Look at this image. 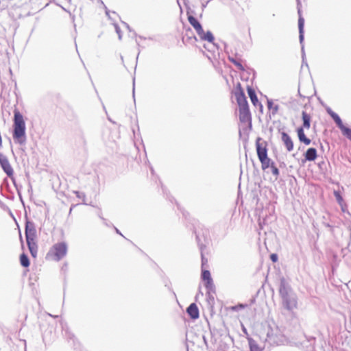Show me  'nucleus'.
Returning a JSON list of instances; mask_svg holds the SVG:
<instances>
[{"mask_svg":"<svg viewBox=\"0 0 351 351\" xmlns=\"http://www.w3.org/2000/svg\"><path fill=\"white\" fill-rule=\"evenodd\" d=\"M279 293L282 307L289 312L298 307V297L285 278L280 279Z\"/></svg>","mask_w":351,"mask_h":351,"instance_id":"f257e3e1","label":"nucleus"},{"mask_svg":"<svg viewBox=\"0 0 351 351\" xmlns=\"http://www.w3.org/2000/svg\"><path fill=\"white\" fill-rule=\"evenodd\" d=\"M12 138L15 143L19 145H25L27 140L25 122L17 109L14 111Z\"/></svg>","mask_w":351,"mask_h":351,"instance_id":"f03ea898","label":"nucleus"},{"mask_svg":"<svg viewBox=\"0 0 351 351\" xmlns=\"http://www.w3.org/2000/svg\"><path fill=\"white\" fill-rule=\"evenodd\" d=\"M25 234L27 245L31 255L36 257L37 254V245L35 242L36 230L34 222L27 221L25 223Z\"/></svg>","mask_w":351,"mask_h":351,"instance_id":"7ed1b4c3","label":"nucleus"},{"mask_svg":"<svg viewBox=\"0 0 351 351\" xmlns=\"http://www.w3.org/2000/svg\"><path fill=\"white\" fill-rule=\"evenodd\" d=\"M264 330V332L259 335V337L263 339L264 343H268L270 346H272L279 345L284 342V337L280 335L274 334V330L270 326H267Z\"/></svg>","mask_w":351,"mask_h":351,"instance_id":"20e7f679","label":"nucleus"},{"mask_svg":"<svg viewBox=\"0 0 351 351\" xmlns=\"http://www.w3.org/2000/svg\"><path fill=\"white\" fill-rule=\"evenodd\" d=\"M66 243L64 242H59L52 246L47 254V256H52L54 261H59L66 256Z\"/></svg>","mask_w":351,"mask_h":351,"instance_id":"39448f33","label":"nucleus"},{"mask_svg":"<svg viewBox=\"0 0 351 351\" xmlns=\"http://www.w3.org/2000/svg\"><path fill=\"white\" fill-rule=\"evenodd\" d=\"M201 278L204 281V286L207 290V294L210 298V293L215 292V285L211 278L210 272L208 270H202Z\"/></svg>","mask_w":351,"mask_h":351,"instance_id":"423d86ee","label":"nucleus"},{"mask_svg":"<svg viewBox=\"0 0 351 351\" xmlns=\"http://www.w3.org/2000/svg\"><path fill=\"white\" fill-rule=\"evenodd\" d=\"M0 166L8 177L14 180V170L6 156L0 152Z\"/></svg>","mask_w":351,"mask_h":351,"instance_id":"0eeeda50","label":"nucleus"},{"mask_svg":"<svg viewBox=\"0 0 351 351\" xmlns=\"http://www.w3.org/2000/svg\"><path fill=\"white\" fill-rule=\"evenodd\" d=\"M234 94L237 104L239 106V109L249 108L246 97L245 95L243 90H242L240 83L237 84V90Z\"/></svg>","mask_w":351,"mask_h":351,"instance_id":"6e6552de","label":"nucleus"},{"mask_svg":"<svg viewBox=\"0 0 351 351\" xmlns=\"http://www.w3.org/2000/svg\"><path fill=\"white\" fill-rule=\"evenodd\" d=\"M259 335H258V336L260 340V343H258L256 340H255L253 338H247L250 351H263L265 348L267 343H264L263 339H261L259 337Z\"/></svg>","mask_w":351,"mask_h":351,"instance_id":"1a4fd4ad","label":"nucleus"},{"mask_svg":"<svg viewBox=\"0 0 351 351\" xmlns=\"http://www.w3.org/2000/svg\"><path fill=\"white\" fill-rule=\"evenodd\" d=\"M261 140V138L258 137L256 141V152L259 160H262L268 158L266 145H263L262 143H260Z\"/></svg>","mask_w":351,"mask_h":351,"instance_id":"9d476101","label":"nucleus"},{"mask_svg":"<svg viewBox=\"0 0 351 351\" xmlns=\"http://www.w3.org/2000/svg\"><path fill=\"white\" fill-rule=\"evenodd\" d=\"M331 118L335 122L338 128L341 130L343 134L346 136L350 131V128H347L343 125L340 117L336 112L331 114Z\"/></svg>","mask_w":351,"mask_h":351,"instance_id":"9b49d317","label":"nucleus"},{"mask_svg":"<svg viewBox=\"0 0 351 351\" xmlns=\"http://www.w3.org/2000/svg\"><path fill=\"white\" fill-rule=\"evenodd\" d=\"M186 313L192 319H196L199 317V309L195 303H191L186 308Z\"/></svg>","mask_w":351,"mask_h":351,"instance_id":"f8f14e48","label":"nucleus"},{"mask_svg":"<svg viewBox=\"0 0 351 351\" xmlns=\"http://www.w3.org/2000/svg\"><path fill=\"white\" fill-rule=\"evenodd\" d=\"M188 21L191 26L195 29L197 34H202L203 32V27L201 23L197 21L196 18L193 16L189 15L188 16Z\"/></svg>","mask_w":351,"mask_h":351,"instance_id":"ddd939ff","label":"nucleus"},{"mask_svg":"<svg viewBox=\"0 0 351 351\" xmlns=\"http://www.w3.org/2000/svg\"><path fill=\"white\" fill-rule=\"evenodd\" d=\"M298 14H299V19H298L299 40H300V44L302 45V43L304 39V19L301 16L300 9H298Z\"/></svg>","mask_w":351,"mask_h":351,"instance_id":"4468645a","label":"nucleus"},{"mask_svg":"<svg viewBox=\"0 0 351 351\" xmlns=\"http://www.w3.org/2000/svg\"><path fill=\"white\" fill-rule=\"evenodd\" d=\"M281 135H282V138H281L282 141L284 143L287 151L288 152L292 151L293 149V141L291 138L290 136L285 132H282L281 133Z\"/></svg>","mask_w":351,"mask_h":351,"instance_id":"2eb2a0df","label":"nucleus"},{"mask_svg":"<svg viewBox=\"0 0 351 351\" xmlns=\"http://www.w3.org/2000/svg\"><path fill=\"white\" fill-rule=\"evenodd\" d=\"M239 119L241 122H250L251 123V114L249 108L239 109Z\"/></svg>","mask_w":351,"mask_h":351,"instance_id":"dca6fc26","label":"nucleus"},{"mask_svg":"<svg viewBox=\"0 0 351 351\" xmlns=\"http://www.w3.org/2000/svg\"><path fill=\"white\" fill-rule=\"evenodd\" d=\"M305 160L314 161L317 156V149L314 147L308 148L304 153Z\"/></svg>","mask_w":351,"mask_h":351,"instance_id":"f3484780","label":"nucleus"},{"mask_svg":"<svg viewBox=\"0 0 351 351\" xmlns=\"http://www.w3.org/2000/svg\"><path fill=\"white\" fill-rule=\"evenodd\" d=\"M297 133L298 139L301 143H304L306 145L311 144V141L310 138H307L304 134V128L302 127H300L297 129Z\"/></svg>","mask_w":351,"mask_h":351,"instance_id":"a211bd4d","label":"nucleus"},{"mask_svg":"<svg viewBox=\"0 0 351 351\" xmlns=\"http://www.w3.org/2000/svg\"><path fill=\"white\" fill-rule=\"evenodd\" d=\"M198 36H199L201 40H206L210 43H213V41L215 40L214 36L210 31H207L206 32H205L203 30L202 34H199Z\"/></svg>","mask_w":351,"mask_h":351,"instance_id":"6ab92c4d","label":"nucleus"},{"mask_svg":"<svg viewBox=\"0 0 351 351\" xmlns=\"http://www.w3.org/2000/svg\"><path fill=\"white\" fill-rule=\"evenodd\" d=\"M247 90L249 97L253 105L256 106L258 104H259L258 97L254 88L248 86Z\"/></svg>","mask_w":351,"mask_h":351,"instance_id":"aec40b11","label":"nucleus"},{"mask_svg":"<svg viewBox=\"0 0 351 351\" xmlns=\"http://www.w3.org/2000/svg\"><path fill=\"white\" fill-rule=\"evenodd\" d=\"M302 119L303 121L302 128L309 129L311 127V116L306 112L302 111Z\"/></svg>","mask_w":351,"mask_h":351,"instance_id":"412c9836","label":"nucleus"},{"mask_svg":"<svg viewBox=\"0 0 351 351\" xmlns=\"http://www.w3.org/2000/svg\"><path fill=\"white\" fill-rule=\"evenodd\" d=\"M20 263L24 267H29L30 264L28 256L24 253L21 254L20 256Z\"/></svg>","mask_w":351,"mask_h":351,"instance_id":"4be33fe9","label":"nucleus"},{"mask_svg":"<svg viewBox=\"0 0 351 351\" xmlns=\"http://www.w3.org/2000/svg\"><path fill=\"white\" fill-rule=\"evenodd\" d=\"M196 239L197 240L198 245H199L200 251H201L202 266L204 267V265H206L208 262V260L204 256V254H203V249L205 247V245L199 243V236L197 234L196 235Z\"/></svg>","mask_w":351,"mask_h":351,"instance_id":"5701e85b","label":"nucleus"},{"mask_svg":"<svg viewBox=\"0 0 351 351\" xmlns=\"http://www.w3.org/2000/svg\"><path fill=\"white\" fill-rule=\"evenodd\" d=\"M267 108L269 110H272L273 114L277 113L279 109V106L278 105H274V103L271 99H267Z\"/></svg>","mask_w":351,"mask_h":351,"instance_id":"b1692460","label":"nucleus"},{"mask_svg":"<svg viewBox=\"0 0 351 351\" xmlns=\"http://www.w3.org/2000/svg\"><path fill=\"white\" fill-rule=\"evenodd\" d=\"M260 162L261 163L262 169L263 170H265V169H267L268 167H271V162H273L269 158H265L264 160H260Z\"/></svg>","mask_w":351,"mask_h":351,"instance_id":"393cba45","label":"nucleus"},{"mask_svg":"<svg viewBox=\"0 0 351 351\" xmlns=\"http://www.w3.org/2000/svg\"><path fill=\"white\" fill-rule=\"evenodd\" d=\"M66 338L69 339V341H73V345L74 347H76L78 344L77 341L75 339V336L70 332H66Z\"/></svg>","mask_w":351,"mask_h":351,"instance_id":"a878e982","label":"nucleus"},{"mask_svg":"<svg viewBox=\"0 0 351 351\" xmlns=\"http://www.w3.org/2000/svg\"><path fill=\"white\" fill-rule=\"evenodd\" d=\"M229 60H230V61L231 62H232L237 67L238 69H239L241 71H243L244 70V67H243V66L242 65V64L241 62H239V61H237L234 58H230V57H229Z\"/></svg>","mask_w":351,"mask_h":351,"instance_id":"bb28decb","label":"nucleus"},{"mask_svg":"<svg viewBox=\"0 0 351 351\" xmlns=\"http://www.w3.org/2000/svg\"><path fill=\"white\" fill-rule=\"evenodd\" d=\"M271 173L274 176H278L280 173L279 169L274 165V162L271 165Z\"/></svg>","mask_w":351,"mask_h":351,"instance_id":"cd10ccee","label":"nucleus"},{"mask_svg":"<svg viewBox=\"0 0 351 351\" xmlns=\"http://www.w3.org/2000/svg\"><path fill=\"white\" fill-rule=\"evenodd\" d=\"M74 193L76 195V197L77 198L82 199L84 202L85 201L86 195L84 194V193L80 192V191H75Z\"/></svg>","mask_w":351,"mask_h":351,"instance_id":"c85d7f7f","label":"nucleus"},{"mask_svg":"<svg viewBox=\"0 0 351 351\" xmlns=\"http://www.w3.org/2000/svg\"><path fill=\"white\" fill-rule=\"evenodd\" d=\"M114 26L116 32L118 34L119 38V40H121V29H120V27H119V25L117 23H114Z\"/></svg>","mask_w":351,"mask_h":351,"instance_id":"c756f323","label":"nucleus"},{"mask_svg":"<svg viewBox=\"0 0 351 351\" xmlns=\"http://www.w3.org/2000/svg\"><path fill=\"white\" fill-rule=\"evenodd\" d=\"M334 194H335V196L337 202L339 203H340L343 200V199H342L341 196L340 195V194L339 193V192L335 191Z\"/></svg>","mask_w":351,"mask_h":351,"instance_id":"7c9ffc66","label":"nucleus"},{"mask_svg":"<svg viewBox=\"0 0 351 351\" xmlns=\"http://www.w3.org/2000/svg\"><path fill=\"white\" fill-rule=\"evenodd\" d=\"M270 259L274 263L278 261V255L276 254H271L270 255Z\"/></svg>","mask_w":351,"mask_h":351,"instance_id":"2f4dec72","label":"nucleus"},{"mask_svg":"<svg viewBox=\"0 0 351 351\" xmlns=\"http://www.w3.org/2000/svg\"><path fill=\"white\" fill-rule=\"evenodd\" d=\"M104 9L105 10L106 15L108 17L109 19H112L110 15V10L108 9V8L106 6V5H104Z\"/></svg>","mask_w":351,"mask_h":351,"instance_id":"473e14b6","label":"nucleus"},{"mask_svg":"<svg viewBox=\"0 0 351 351\" xmlns=\"http://www.w3.org/2000/svg\"><path fill=\"white\" fill-rule=\"evenodd\" d=\"M326 112L331 117V114H332L333 113H335L334 111H332L330 108H328L326 109Z\"/></svg>","mask_w":351,"mask_h":351,"instance_id":"72a5a7b5","label":"nucleus"},{"mask_svg":"<svg viewBox=\"0 0 351 351\" xmlns=\"http://www.w3.org/2000/svg\"><path fill=\"white\" fill-rule=\"evenodd\" d=\"M346 136L350 139L351 141V129L350 130V131L348 132V134L346 135Z\"/></svg>","mask_w":351,"mask_h":351,"instance_id":"f704fd0d","label":"nucleus"},{"mask_svg":"<svg viewBox=\"0 0 351 351\" xmlns=\"http://www.w3.org/2000/svg\"><path fill=\"white\" fill-rule=\"evenodd\" d=\"M183 1H184V3L185 5H186V3H187V2H188V0H183ZM177 2H178V4L179 7H180V9L182 10L181 5H180V2H179V0H177Z\"/></svg>","mask_w":351,"mask_h":351,"instance_id":"c9c22d12","label":"nucleus"},{"mask_svg":"<svg viewBox=\"0 0 351 351\" xmlns=\"http://www.w3.org/2000/svg\"><path fill=\"white\" fill-rule=\"evenodd\" d=\"M210 1V0H208V1H206L205 3H202V9H203V10L206 7L207 4H208Z\"/></svg>","mask_w":351,"mask_h":351,"instance_id":"e433bc0d","label":"nucleus"},{"mask_svg":"<svg viewBox=\"0 0 351 351\" xmlns=\"http://www.w3.org/2000/svg\"><path fill=\"white\" fill-rule=\"evenodd\" d=\"M302 58L304 59L305 53H304V46L303 45H302Z\"/></svg>","mask_w":351,"mask_h":351,"instance_id":"4c0bfd02","label":"nucleus"},{"mask_svg":"<svg viewBox=\"0 0 351 351\" xmlns=\"http://www.w3.org/2000/svg\"><path fill=\"white\" fill-rule=\"evenodd\" d=\"M132 92H133V97H134V80L133 81V90H132Z\"/></svg>","mask_w":351,"mask_h":351,"instance_id":"58836bf2","label":"nucleus"},{"mask_svg":"<svg viewBox=\"0 0 351 351\" xmlns=\"http://www.w3.org/2000/svg\"><path fill=\"white\" fill-rule=\"evenodd\" d=\"M115 230H116V232H117V233H118V234H119L122 235V234H121V233L120 232V231H119L117 228H115Z\"/></svg>","mask_w":351,"mask_h":351,"instance_id":"ea45409f","label":"nucleus"},{"mask_svg":"<svg viewBox=\"0 0 351 351\" xmlns=\"http://www.w3.org/2000/svg\"><path fill=\"white\" fill-rule=\"evenodd\" d=\"M97 1H98L99 2H100V3H101V4L103 6H104V5H105V4H104V3L102 1V0H97Z\"/></svg>","mask_w":351,"mask_h":351,"instance_id":"a19ab883","label":"nucleus"},{"mask_svg":"<svg viewBox=\"0 0 351 351\" xmlns=\"http://www.w3.org/2000/svg\"><path fill=\"white\" fill-rule=\"evenodd\" d=\"M123 24L126 26V27L128 29H130V27H129L128 24H127L126 23H124V22H123Z\"/></svg>","mask_w":351,"mask_h":351,"instance_id":"79ce46f5","label":"nucleus"},{"mask_svg":"<svg viewBox=\"0 0 351 351\" xmlns=\"http://www.w3.org/2000/svg\"><path fill=\"white\" fill-rule=\"evenodd\" d=\"M204 48H205V49H208V51H211V49H208L205 45H204Z\"/></svg>","mask_w":351,"mask_h":351,"instance_id":"37998d69","label":"nucleus"},{"mask_svg":"<svg viewBox=\"0 0 351 351\" xmlns=\"http://www.w3.org/2000/svg\"><path fill=\"white\" fill-rule=\"evenodd\" d=\"M239 308H243V305L241 304V305L239 306Z\"/></svg>","mask_w":351,"mask_h":351,"instance_id":"c03bdc74","label":"nucleus"},{"mask_svg":"<svg viewBox=\"0 0 351 351\" xmlns=\"http://www.w3.org/2000/svg\"><path fill=\"white\" fill-rule=\"evenodd\" d=\"M204 342L206 343V337H204Z\"/></svg>","mask_w":351,"mask_h":351,"instance_id":"a18cd8bd","label":"nucleus"}]
</instances>
